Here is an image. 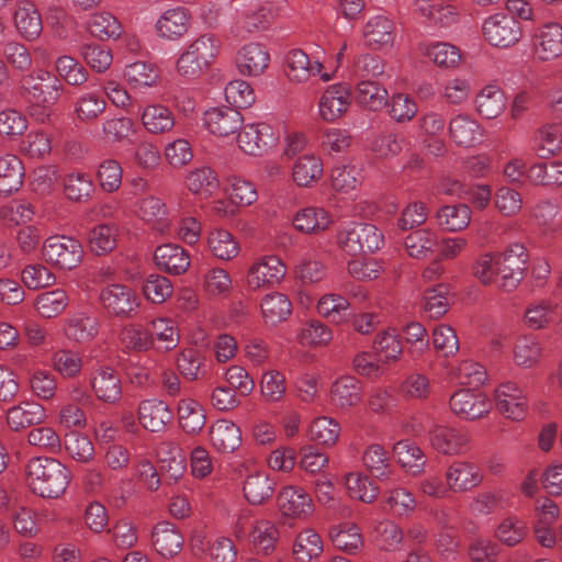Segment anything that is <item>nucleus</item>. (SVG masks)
<instances>
[{"mask_svg":"<svg viewBox=\"0 0 562 562\" xmlns=\"http://www.w3.org/2000/svg\"><path fill=\"white\" fill-rule=\"evenodd\" d=\"M20 90L27 103L29 115L35 122L45 124L50 121L53 105L59 101L64 87L54 74L38 69L21 79Z\"/></svg>","mask_w":562,"mask_h":562,"instance_id":"nucleus-1","label":"nucleus"},{"mask_svg":"<svg viewBox=\"0 0 562 562\" xmlns=\"http://www.w3.org/2000/svg\"><path fill=\"white\" fill-rule=\"evenodd\" d=\"M26 476L32 492L43 498L60 497L71 480V473L65 464L47 457L31 459Z\"/></svg>","mask_w":562,"mask_h":562,"instance_id":"nucleus-2","label":"nucleus"},{"mask_svg":"<svg viewBox=\"0 0 562 562\" xmlns=\"http://www.w3.org/2000/svg\"><path fill=\"white\" fill-rule=\"evenodd\" d=\"M218 54L217 40L203 35L193 41L178 57L177 74L188 80L199 78Z\"/></svg>","mask_w":562,"mask_h":562,"instance_id":"nucleus-3","label":"nucleus"},{"mask_svg":"<svg viewBox=\"0 0 562 562\" xmlns=\"http://www.w3.org/2000/svg\"><path fill=\"white\" fill-rule=\"evenodd\" d=\"M338 244L346 254L357 256L380 249L383 236L372 224L352 223L339 232Z\"/></svg>","mask_w":562,"mask_h":562,"instance_id":"nucleus-4","label":"nucleus"},{"mask_svg":"<svg viewBox=\"0 0 562 562\" xmlns=\"http://www.w3.org/2000/svg\"><path fill=\"white\" fill-rule=\"evenodd\" d=\"M280 139L278 128L267 122L241 125L237 144L241 151L251 156H262L273 149Z\"/></svg>","mask_w":562,"mask_h":562,"instance_id":"nucleus-5","label":"nucleus"},{"mask_svg":"<svg viewBox=\"0 0 562 562\" xmlns=\"http://www.w3.org/2000/svg\"><path fill=\"white\" fill-rule=\"evenodd\" d=\"M527 261L526 248L518 243L510 244L498 254V288L507 292L515 290L525 277Z\"/></svg>","mask_w":562,"mask_h":562,"instance_id":"nucleus-6","label":"nucleus"},{"mask_svg":"<svg viewBox=\"0 0 562 562\" xmlns=\"http://www.w3.org/2000/svg\"><path fill=\"white\" fill-rule=\"evenodd\" d=\"M42 252L47 262L66 270L76 268L83 257L81 244L65 235L48 237L44 241Z\"/></svg>","mask_w":562,"mask_h":562,"instance_id":"nucleus-7","label":"nucleus"},{"mask_svg":"<svg viewBox=\"0 0 562 562\" xmlns=\"http://www.w3.org/2000/svg\"><path fill=\"white\" fill-rule=\"evenodd\" d=\"M286 276V266L274 255H267L255 260L248 268L246 283L252 291L279 285Z\"/></svg>","mask_w":562,"mask_h":562,"instance_id":"nucleus-8","label":"nucleus"},{"mask_svg":"<svg viewBox=\"0 0 562 562\" xmlns=\"http://www.w3.org/2000/svg\"><path fill=\"white\" fill-rule=\"evenodd\" d=\"M99 302L109 314L124 318L135 315L139 307L136 292L121 283L103 286L99 293Z\"/></svg>","mask_w":562,"mask_h":562,"instance_id":"nucleus-9","label":"nucleus"},{"mask_svg":"<svg viewBox=\"0 0 562 562\" xmlns=\"http://www.w3.org/2000/svg\"><path fill=\"white\" fill-rule=\"evenodd\" d=\"M484 38L496 47H510L521 37L520 23L512 15L494 13L482 25Z\"/></svg>","mask_w":562,"mask_h":562,"instance_id":"nucleus-10","label":"nucleus"},{"mask_svg":"<svg viewBox=\"0 0 562 562\" xmlns=\"http://www.w3.org/2000/svg\"><path fill=\"white\" fill-rule=\"evenodd\" d=\"M533 57L539 61H551L562 56V24L549 21L533 31L531 38Z\"/></svg>","mask_w":562,"mask_h":562,"instance_id":"nucleus-11","label":"nucleus"},{"mask_svg":"<svg viewBox=\"0 0 562 562\" xmlns=\"http://www.w3.org/2000/svg\"><path fill=\"white\" fill-rule=\"evenodd\" d=\"M496 409L506 418L521 420L528 409L525 389L514 381L501 383L494 391Z\"/></svg>","mask_w":562,"mask_h":562,"instance_id":"nucleus-12","label":"nucleus"},{"mask_svg":"<svg viewBox=\"0 0 562 562\" xmlns=\"http://www.w3.org/2000/svg\"><path fill=\"white\" fill-rule=\"evenodd\" d=\"M335 70H328L318 60L312 61L301 49H293L286 55V76L293 82H305L318 76L324 82L334 78Z\"/></svg>","mask_w":562,"mask_h":562,"instance_id":"nucleus-13","label":"nucleus"},{"mask_svg":"<svg viewBox=\"0 0 562 562\" xmlns=\"http://www.w3.org/2000/svg\"><path fill=\"white\" fill-rule=\"evenodd\" d=\"M451 412L465 420H474L487 415L492 408L491 401L482 393L458 390L449 401Z\"/></svg>","mask_w":562,"mask_h":562,"instance_id":"nucleus-14","label":"nucleus"},{"mask_svg":"<svg viewBox=\"0 0 562 562\" xmlns=\"http://www.w3.org/2000/svg\"><path fill=\"white\" fill-rule=\"evenodd\" d=\"M277 506L282 517L304 519L313 513V502L301 487L284 486L278 493Z\"/></svg>","mask_w":562,"mask_h":562,"instance_id":"nucleus-15","label":"nucleus"},{"mask_svg":"<svg viewBox=\"0 0 562 562\" xmlns=\"http://www.w3.org/2000/svg\"><path fill=\"white\" fill-rule=\"evenodd\" d=\"M429 442L439 453L456 456L463 453L468 447V436L451 426L434 425L429 431Z\"/></svg>","mask_w":562,"mask_h":562,"instance_id":"nucleus-16","label":"nucleus"},{"mask_svg":"<svg viewBox=\"0 0 562 562\" xmlns=\"http://www.w3.org/2000/svg\"><path fill=\"white\" fill-rule=\"evenodd\" d=\"M350 104V89L346 85H333L324 91L319 99V115L326 122H334L348 111Z\"/></svg>","mask_w":562,"mask_h":562,"instance_id":"nucleus-17","label":"nucleus"},{"mask_svg":"<svg viewBox=\"0 0 562 562\" xmlns=\"http://www.w3.org/2000/svg\"><path fill=\"white\" fill-rule=\"evenodd\" d=\"M203 122L211 134L226 137L241 127L243 116L237 109L220 106L205 111Z\"/></svg>","mask_w":562,"mask_h":562,"instance_id":"nucleus-18","label":"nucleus"},{"mask_svg":"<svg viewBox=\"0 0 562 562\" xmlns=\"http://www.w3.org/2000/svg\"><path fill=\"white\" fill-rule=\"evenodd\" d=\"M446 484L451 492L463 493L473 490L482 482L477 467L467 461H453L445 473Z\"/></svg>","mask_w":562,"mask_h":562,"instance_id":"nucleus-19","label":"nucleus"},{"mask_svg":"<svg viewBox=\"0 0 562 562\" xmlns=\"http://www.w3.org/2000/svg\"><path fill=\"white\" fill-rule=\"evenodd\" d=\"M324 173L322 158L315 153H305L293 159L291 179L300 188H311Z\"/></svg>","mask_w":562,"mask_h":562,"instance_id":"nucleus-20","label":"nucleus"},{"mask_svg":"<svg viewBox=\"0 0 562 562\" xmlns=\"http://www.w3.org/2000/svg\"><path fill=\"white\" fill-rule=\"evenodd\" d=\"M139 117L145 131L151 135L167 134L176 125L173 112L161 103L144 105L139 109Z\"/></svg>","mask_w":562,"mask_h":562,"instance_id":"nucleus-21","label":"nucleus"},{"mask_svg":"<svg viewBox=\"0 0 562 562\" xmlns=\"http://www.w3.org/2000/svg\"><path fill=\"white\" fill-rule=\"evenodd\" d=\"M270 63L268 49L260 43L244 45L237 54L236 66L244 76L257 77L265 72Z\"/></svg>","mask_w":562,"mask_h":562,"instance_id":"nucleus-22","label":"nucleus"},{"mask_svg":"<svg viewBox=\"0 0 562 562\" xmlns=\"http://www.w3.org/2000/svg\"><path fill=\"white\" fill-rule=\"evenodd\" d=\"M138 420L148 431H164L172 419L168 405L159 400H145L138 405Z\"/></svg>","mask_w":562,"mask_h":562,"instance_id":"nucleus-23","label":"nucleus"},{"mask_svg":"<svg viewBox=\"0 0 562 562\" xmlns=\"http://www.w3.org/2000/svg\"><path fill=\"white\" fill-rule=\"evenodd\" d=\"M90 385L95 396L105 403L114 404L122 396V384L115 370L110 367H100L90 378Z\"/></svg>","mask_w":562,"mask_h":562,"instance_id":"nucleus-24","label":"nucleus"},{"mask_svg":"<svg viewBox=\"0 0 562 562\" xmlns=\"http://www.w3.org/2000/svg\"><path fill=\"white\" fill-rule=\"evenodd\" d=\"M451 139L462 147H473L483 139V130L480 124L468 114H457L449 122Z\"/></svg>","mask_w":562,"mask_h":562,"instance_id":"nucleus-25","label":"nucleus"},{"mask_svg":"<svg viewBox=\"0 0 562 562\" xmlns=\"http://www.w3.org/2000/svg\"><path fill=\"white\" fill-rule=\"evenodd\" d=\"M151 542L158 554L171 558L181 551L183 537L173 524L160 521L153 529Z\"/></svg>","mask_w":562,"mask_h":562,"instance_id":"nucleus-26","label":"nucleus"},{"mask_svg":"<svg viewBox=\"0 0 562 562\" xmlns=\"http://www.w3.org/2000/svg\"><path fill=\"white\" fill-rule=\"evenodd\" d=\"M155 262L164 271L179 276L190 267V256L184 248L176 244H164L155 250Z\"/></svg>","mask_w":562,"mask_h":562,"instance_id":"nucleus-27","label":"nucleus"},{"mask_svg":"<svg viewBox=\"0 0 562 562\" xmlns=\"http://www.w3.org/2000/svg\"><path fill=\"white\" fill-rule=\"evenodd\" d=\"M418 50L437 67L445 69L458 67L462 58L460 49L447 42L420 43Z\"/></svg>","mask_w":562,"mask_h":562,"instance_id":"nucleus-28","label":"nucleus"},{"mask_svg":"<svg viewBox=\"0 0 562 562\" xmlns=\"http://www.w3.org/2000/svg\"><path fill=\"white\" fill-rule=\"evenodd\" d=\"M333 224V217L323 207L306 206L297 211L293 217L296 231L304 234H318Z\"/></svg>","mask_w":562,"mask_h":562,"instance_id":"nucleus-29","label":"nucleus"},{"mask_svg":"<svg viewBox=\"0 0 562 562\" xmlns=\"http://www.w3.org/2000/svg\"><path fill=\"white\" fill-rule=\"evenodd\" d=\"M45 417V409L41 404L36 402H22L8 411L7 423L10 429L19 431L43 423Z\"/></svg>","mask_w":562,"mask_h":562,"instance_id":"nucleus-30","label":"nucleus"},{"mask_svg":"<svg viewBox=\"0 0 562 562\" xmlns=\"http://www.w3.org/2000/svg\"><path fill=\"white\" fill-rule=\"evenodd\" d=\"M260 310L265 323L276 326L290 317L292 303L284 293L270 292L261 299Z\"/></svg>","mask_w":562,"mask_h":562,"instance_id":"nucleus-31","label":"nucleus"},{"mask_svg":"<svg viewBox=\"0 0 562 562\" xmlns=\"http://www.w3.org/2000/svg\"><path fill=\"white\" fill-rule=\"evenodd\" d=\"M210 438L213 447L220 452H233L240 446V429L226 419L216 420L210 429Z\"/></svg>","mask_w":562,"mask_h":562,"instance_id":"nucleus-32","label":"nucleus"},{"mask_svg":"<svg viewBox=\"0 0 562 562\" xmlns=\"http://www.w3.org/2000/svg\"><path fill=\"white\" fill-rule=\"evenodd\" d=\"M189 26V16L184 9L167 10L156 22V32L161 38L176 41L182 37Z\"/></svg>","mask_w":562,"mask_h":562,"instance_id":"nucleus-33","label":"nucleus"},{"mask_svg":"<svg viewBox=\"0 0 562 562\" xmlns=\"http://www.w3.org/2000/svg\"><path fill=\"white\" fill-rule=\"evenodd\" d=\"M186 187L195 195L209 198L216 192L220 182L216 172L211 167L200 166L187 173Z\"/></svg>","mask_w":562,"mask_h":562,"instance_id":"nucleus-34","label":"nucleus"},{"mask_svg":"<svg viewBox=\"0 0 562 562\" xmlns=\"http://www.w3.org/2000/svg\"><path fill=\"white\" fill-rule=\"evenodd\" d=\"M366 43L374 48L392 45L394 41V24L384 15H375L363 27Z\"/></svg>","mask_w":562,"mask_h":562,"instance_id":"nucleus-35","label":"nucleus"},{"mask_svg":"<svg viewBox=\"0 0 562 562\" xmlns=\"http://www.w3.org/2000/svg\"><path fill=\"white\" fill-rule=\"evenodd\" d=\"M472 217V211L467 204L445 205L436 214L438 225L447 232L457 233L465 229Z\"/></svg>","mask_w":562,"mask_h":562,"instance_id":"nucleus-36","label":"nucleus"},{"mask_svg":"<svg viewBox=\"0 0 562 562\" xmlns=\"http://www.w3.org/2000/svg\"><path fill=\"white\" fill-rule=\"evenodd\" d=\"M207 248L217 259L229 261L236 258L240 247L236 238L226 229L217 228L209 233Z\"/></svg>","mask_w":562,"mask_h":562,"instance_id":"nucleus-37","label":"nucleus"},{"mask_svg":"<svg viewBox=\"0 0 562 562\" xmlns=\"http://www.w3.org/2000/svg\"><path fill=\"white\" fill-rule=\"evenodd\" d=\"M23 165L14 155L0 157V193L10 194L18 191L23 182Z\"/></svg>","mask_w":562,"mask_h":562,"instance_id":"nucleus-38","label":"nucleus"},{"mask_svg":"<svg viewBox=\"0 0 562 562\" xmlns=\"http://www.w3.org/2000/svg\"><path fill=\"white\" fill-rule=\"evenodd\" d=\"M178 418L180 427L187 434L200 432L206 422L203 406L192 398H183L179 402Z\"/></svg>","mask_w":562,"mask_h":562,"instance_id":"nucleus-39","label":"nucleus"},{"mask_svg":"<svg viewBox=\"0 0 562 562\" xmlns=\"http://www.w3.org/2000/svg\"><path fill=\"white\" fill-rule=\"evenodd\" d=\"M394 456L402 468L416 475L424 471L426 457L423 450L411 440H400L393 446Z\"/></svg>","mask_w":562,"mask_h":562,"instance_id":"nucleus-40","label":"nucleus"},{"mask_svg":"<svg viewBox=\"0 0 562 562\" xmlns=\"http://www.w3.org/2000/svg\"><path fill=\"white\" fill-rule=\"evenodd\" d=\"M475 104L481 116L495 119L504 111L506 97L499 87L488 85L477 93Z\"/></svg>","mask_w":562,"mask_h":562,"instance_id":"nucleus-41","label":"nucleus"},{"mask_svg":"<svg viewBox=\"0 0 562 562\" xmlns=\"http://www.w3.org/2000/svg\"><path fill=\"white\" fill-rule=\"evenodd\" d=\"M14 22L18 31L27 40L38 37L43 29L42 20L35 5L29 1L19 3L14 13Z\"/></svg>","mask_w":562,"mask_h":562,"instance_id":"nucleus-42","label":"nucleus"},{"mask_svg":"<svg viewBox=\"0 0 562 562\" xmlns=\"http://www.w3.org/2000/svg\"><path fill=\"white\" fill-rule=\"evenodd\" d=\"M450 378L460 385L480 387L487 380L486 369L473 360H463L449 370Z\"/></svg>","mask_w":562,"mask_h":562,"instance_id":"nucleus-43","label":"nucleus"},{"mask_svg":"<svg viewBox=\"0 0 562 562\" xmlns=\"http://www.w3.org/2000/svg\"><path fill=\"white\" fill-rule=\"evenodd\" d=\"M387 90L371 80H361L356 88L357 102L370 110L380 111L387 105Z\"/></svg>","mask_w":562,"mask_h":562,"instance_id":"nucleus-44","label":"nucleus"},{"mask_svg":"<svg viewBox=\"0 0 562 562\" xmlns=\"http://www.w3.org/2000/svg\"><path fill=\"white\" fill-rule=\"evenodd\" d=\"M333 402L339 407L357 405L361 400L359 381L349 375L338 378L330 390Z\"/></svg>","mask_w":562,"mask_h":562,"instance_id":"nucleus-45","label":"nucleus"},{"mask_svg":"<svg viewBox=\"0 0 562 562\" xmlns=\"http://www.w3.org/2000/svg\"><path fill=\"white\" fill-rule=\"evenodd\" d=\"M438 245L435 232L429 229H417L409 233L404 240L407 254L412 258L424 259L430 256Z\"/></svg>","mask_w":562,"mask_h":562,"instance_id":"nucleus-46","label":"nucleus"},{"mask_svg":"<svg viewBox=\"0 0 562 562\" xmlns=\"http://www.w3.org/2000/svg\"><path fill=\"white\" fill-rule=\"evenodd\" d=\"M243 491L250 504L260 505L272 496L274 482L265 473H252L247 476Z\"/></svg>","mask_w":562,"mask_h":562,"instance_id":"nucleus-47","label":"nucleus"},{"mask_svg":"<svg viewBox=\"0 0 562 562\" xmlns=\"http://www.w3.org/2000/svg\"><path fill=\"white\" fill-rule=\"evenodd\" d=\"M120 342L124 350L133 352L148 351L154 347V338L150 331L136 324H130L122 328Z\"/></svg>","mask_w":562,"mask_h":562,"instance_id":"nucleus-48","label":"nucleus"},{"mask_svg":"<svg viewBox=\"0 0 562 562\" xmlns=\"http://www.w3.org/2000/svg\"><path fill=\"white\" fill-rule=\"evenodd\" d=\"M106 109L105 99L94 91L81 93L75 103V113L80 122L97 121Z\"/></svg>","mask_w":562,"mask_h":562,"instance_id":"nucleus-49","label":"nucleus"},{"mask_svg":"<svg viewBox=\"0 0 562 562\" xmlns=\"http://www.w3.org/2000/svg\"><path fill=\"white\" fill-rule=\"evenodd\" d=\"M297 342L303 347H322L333 339L331 329L317 319H311L302 325L297 335Z\"/></svg>","mask_w":562,"mask_h":562,"instance_id":"nucleus-50","label":"nucleus"},{"mask_svg":"<svg viewBox=\"0 0 562 562\" xmlns=\"http://www.w3.org/2000/svg\"><path fill=\"white\" fill-rule=\"evenodd\" d=\"M344 484L350 497L370 504L379 495V487L367 475L360 472H349L344 477Z\"/></svg>","mask_w":562,"mask_h":562,"instance_id":"nucleus-51","label":"nucleus"},{"mask_svg":"<svg viewBox=\"0 0 562 562\" xmlns=\"http://www.w3.org/2000/svg\"><path fill=\"white\" fill-rule=\"evenodd\" d=\"M387 512L396 517L411 516L417 506L415 496L404 487H392L385 493Z\"/></svg>","mask_w":562,"mask_h":562,"instance_id":"nucleus-52","label":"nucleus"},{"mask_svg":"<svg viewBox=\"0 0 562 562\" xmlns=\"http://www.w3.org/2000/svg\"><path fill=\"white\" fill-rule=\"evenodd\" d=\"M68 304V294L63 289L43 292L35 300V308L44 318L56 317L66 310Z\"/></svg>","mask_w":562,"mask_h":562,"instance_id":"nucleus-53","label":"nucleus"},{"mask_svg":"<svg viewBox=\"0 0 562 562\" xmlns=\"http://www.w3.org/2000/svg\"><path fill=\"white\" fill-rule=\"evenodd\" d=\"M527 179L535 186H561L562 184V162H537L529 167Z\"/></svg>","mask_w":562,"mask_h":562,"instance_id":"nucleus-54","label":"nucleus"},{"mask_svg":"<svg viewBox=\"0 0 562 562\" xmlns=\"http://www.w3.org/2000/svg\"><path fill=\"white\" fill-rule=\"evenodd\" d=\"M323 552V541L313 529H305L297 535L293 544V554L299 562H310Z\"/></svg>","mask_w":562,"mask_h":562,"instance_id":"nucleus-55","label":"nucleus"},{"mask_svg":"<svg viewBox=\"0 0 562 562\" xmlns=\"http://www.w3.org/2000/svg\"><path fill=\"white\" fill-rule=\"evenodd\" d=\"M66 335L75 341H87L98 333V321L83 312L74 314L67 321Z\"/></svg>","mask_w":562,"mask_h":562,"instance_id":"nucleus-56","label":"nucleus"},{"mask_svg":"<svg viewBox=\"0 0 562 562\" xmlns=\"http://www.w3.org/2000/svg\"><path fill=\"white\" fill-rule=\"evenodd\" d=\"M527 535L526 522L517 516H507L495 529L496 539L507 547L520 543Z\"/></svg>","mask_w":562,"mask_h":562,"instance_id":"nucleus-57","label":"nucleus"},{"mask_svg":"<svg viewBox=\"0 0 562 562\" xmlns=\"http://www.w3.org/2000/svg\"><path fill=\"white\" fill-rule=\"evenodd\" d=\"M90 34L101 41L117 38L121 33V24L115 16L109 12H98L88 21Z\"/></svg>","mask_w":562,"mask_h":562,"instance_id":"nucleus-58","label":"nucleus"},{"mask_svg":"<svg viewBox=\"0 0 562 562\" xmlns=\"http://www.w3.org/2000/svg\"><path fill=\"white\" fill-rule=\"evenodd\" d=\"M541 352L540 342L536 337L520 336L514 346V360L519 367L531 368L540 360Z\"/></svg>","mask_w":562,"mask_h":562,"instance_id":"nucleus-59","label":"nucleus"},{"mask_svg":"<svg viewBox=\"0 0 562 562\" xmlns=\"http://www.w3.org/2000/svg\"><path fill=\"white\" fill-rule=\"evenodd\" d=\"M330 538L337 549L349 554L357 553L363 544L360 530L356 525L334 527L330 531Z\"/></svg>","mask_w":562,"mask_h":562,"instance_id":"nucleus-60","label":"nucleus"},{"mask_svg":"<svg viewBox=\"0 0 562 562\" xmlns=\"http://www.w3.org/2000/svg\"><path fill=\"white\" fill-rule=\"evenodd\" d=\"M554 307L550 300L530 302L524 314L526 325L531 329L546 328L553 319Z\"/></svg>","mask_w":562,"mask_h":562,"instance_id":"nucleus-61","label":"nucleus"},{"mask_svg":"<svg viewBox=\"0 0 562 562\" xmlns=\"http://www.w3.org/2000/svg\"><path fill=\"white\" fill-rule=\"evenodd\" d=\"M124 78L131 88L142 89L153 87L158 79V72L151 64L135 61L125 67Z\"/></svg>","mask_w":562,"mask_h":562,"instance_id":"nucleus-62","label":"nucleus"},{"mask_svg":"<svg viewBox=\"0 0 562 562\" xmlns=\"http://www.w3.org/2000/svg\"><path fill=\"white\" fill-rule=\"evenodd\" d=\"M349 306L350 303L345 296L329 293L318 300L317 312L330 322L340 324L346 321V312Z\"/></svg>","mask_w":562,"mask_h":562,"instance_id":"nucleus-63","label":"nucleus"},{"mask_svg":"<svg viewBox=\"0 0 562 562\" xmlns=\"http://www.w3.org/2000/svg\"><path fill=\"white\" fill-rule=\"evenodd\" d=\"M117 228L111 224L93 227L88 236L89 247L97 255H104L116 247Z\"/></svg>","mask_w":562,"mask_h":562,"instance_id":"nucleus-64","label":"nucleus"}]
</instances>
